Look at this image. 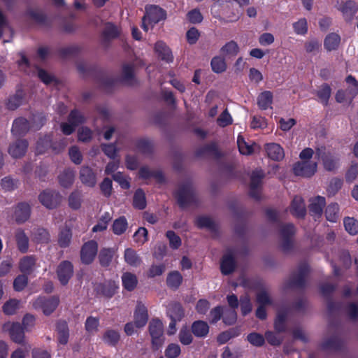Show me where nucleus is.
<instances>
[{
  "mask_svg": "<svg viewBox=\"0 0 358 358\" xmlns=\"http://www.w3.org/2000/svg\"><path fill=\"white\" fill-rule=\"evenodd\" d=\"M166 11L162 8L150 5L145 7V14L142 18V28L148 31L154 25L166 18Z\"/></svg>",
  "mask_w": 358,
  "mask_h": 358,
  "instance_id": "f257e3e1",
  "label": "nucleus"
},
{
  "mask_svg": "<svg viewBox=\"0 0 358 358\" xmlns=\"http://www.w3.org/2000/svg\"><path fill=\"white\" fill-rule=\"evenodd\" d=\"M59 303V298L52 296L48 298L40 296L33 302L35 309H40L44 315H49L52 313Z\"/></svg>",
  "mask_w": 358,
  "mask_h": 358,
  "instance_id": "f03ea898",
  "label": "nucleus"
},
{
  "mask_svg": "<svg viewBox=\"0 0 358 358\" xmlns=\"http://www.w3.org/2000/svg\"><path fill=\"white\" fill-rule=\"evenodd\" d=\"M149 333L153 348L158 349L164 342L162 322L159 320H152L149 324Z\"/></svg>",
  "mask_w": 358,
  "mask_h": 358,
  "instance_id": "7ed1b4c3",
  "label": "nucleus"
},
{
  "mask_svg": "<svg viewBox=\"0 0 358 358\" xmlns=\"http://www.w3.org/2000/svg\"><path fill=\"white\" fill-rule=\"evenodd\" d=\"M317 170V163L314 161H300L296 163L293 167L295 175L310 177L313 176Z\"/></svg>",
  "mask_w": 358,
  "mask_h": 358,
  "instance_id": "20e7f679",
  "label": "nucleus"
},
{
  "mask_svg": "<svg viewBox=\"0 0 358 358\" xmlns=\"http://www.w3.org/2000/svg\"><path fill=\"white\" fill-rule=\"evenodd\" d=\"M38 199L46 208H53L60 203L62 196L55 191L45 190L40 194Z\"/></svg>",
  "mask_w": 358,
  "mask_h": 358,
  "instance_id": "39448f33",
  "label": "nucleus"
},
{
  "mask_svg": "<svg viewBox=\"0 0 358 358\" xmlns=\"http://www.w3.org/2000/svg\"><path fill=\"white\" fill-rule=\"evenodd\" d=\"M73 274V267L72 264L68 261L61 262L57 269V275L59 281L63 285L68 283Z\"/></svg>",
  "mask_w": 358,
  "mask_h": 358,
  "instance_id": "423d86ee",
  "label": "nucleus"
},
{
  "mask_svg": "<svg viewBox=\"0 0 358 358\" xmlns=\"http://www.w3.org/2000/svg\"><path fill=\"white\" fill-rule=\"evenodd\" d=\"M148 317L147 307L142 302H138L134 310L133 321L136 323V327L143 328L148 321Z\"/></svg>",
  "mask_w": 358,
  "mask_h": 358,
  "instance_id": "0eeeda50",
  "label": "nucleus"
},
{
  "mask_svg": "<svg viewBox=\"0 0 358 358\" xmlns=\"http://www.w3.org/2000/svg\"><path fill=\"white\" fill-rule=\"evenodd\" d=\"M4 329L8 331L10 338L15 343H21L24 338V330L17 322H8L4 325Z\"/></svg>",
  "mask_w": 358,
  "mask_h": 358,
  "instance_id": "6e6552de",
  "label": "nucleus"
},
{
  "mask_svg": "<svg viewBox=\"0 0 358 358\" xmlns=\"http://www.w3.org/2000/svg\"><path fill=\"white\" fill-rule=\"evenodd\" d=\"M98 245L95 241L86 243L81 250L82 262L86 264H90L97 253Z\"/></svg>",
  "mask_w": 358,
  "mask_h": 358,
  "instance_id": "1a4fd4ad",
  "label": "nucleus"
},
{
  "mask_svg": "<svg viewBox=\"0 0 358 358\" xmlns=\"http://www.w3.org/2000/svg\"><path fill=\"white\" fill-rule=\"evenodd\" d=\"M83 116L78 111H72L69 115V123H63L61 125L62 132L69 135L75 129V127L83 121Z\"/></svg>",
  "mask_w": 358,
  "mask_h": 358,
  "instance_id": "9d476101",
  "label": "nucleus"
},
{
  "mask_svg": "<svg viewBox=\"0 0 358 358\" xmlns=\"http://www.w3.org/2000/svg\"><path fill=\"white\" fill-rule=\"evenodd\" d=\"M267 156L273 161H280L285 157L283 148L278 143H269L264 145Z\"/></svg>",
  "mask_w": 358,
  "mask_h": 358,
  "instance_id": "9b49d317",
  "label": "nucleus"
},
{
  "mask_svg": "<svg viewBox=\"0 0 358 358\" xmlns=\"http://www.w3.org/2000/svg\"><path fill=\"white\" fill-rule=\"evenodd\" d=\"M295 229L293 224H288L282 227L280 236L282 238L281 246L285 251L288 250L292 246L290 237L294 234Z\"/></svg>",
  "mask_w": 358,
  "mask_h": 358,
  "instance_id": "f8f14e48",
  "label": "nucleus"
},
{
  "mask_svg": "<svg viewBox=\"0 0 358 358\" xmlns=\"http://www.w3.org/2000/svg\"><path fill=\"white\" fill-rule=\"evenodd\" d=\"M27 147V141L17 140L9 146L8 153L13 158H19L25 154Z\"/></svg>",
  "mask_w": 358,
  "mask_h": 358,
  "instance_id": "ddd939ff",
  "label": "nucleus"
},
{
  "mask_svg": "<svg viewBox=\"0 0 358 358\" xmlns=\"http://www.w3.org/2000/svg\"><path fill=\"white\" fill-rule=\"evenodd\" d=\"M30 216V206L25 203L18 204L14 211L15 220L20 224L26 222Z\"/></svg>",
  "mask_w": 358,
  "mask_h": 358,
  "instance_id": "4468645a",
  "label": "nucleus"
},
{
  "mask_svg": "<svg viewBox=\"0 0 358 358\" xmlns=\"http://www.w3.org/2000/svg\"><path fill=\"white\" fill-rule=\"evenodd\" d=\"M236 262L233 254L230 252L223 255L220 263L221 272L224 275H228L234 271Z\"/></svg>",
  "mask_w": 358,
  "mask_h": 358,
  "instance_id": "2eb2a0df",
  "label": "nucleus"
},
{
  "mask_svg": "<svg viewBox=\"0 0 358 358\" xmlns=\"http://www.w3.org/2000/svg\"><path fill=\"white\" fill-rule=\"evenodd\" d=\"M82 182L87 186L93 187L96 182V176L92 169L88 166H83L80 171Z\"/></svg>",
  "mask_w": 358,
  "mask_h": 358,
  "instance_id": "dca6fc26",
  "label": "nucleus"
},
{
  "mask_svg": "<svg viewBox=\"0 0 358 358\" xmlns=\"http://www.w3.org/2000/svg\"><path fill=\"white\" fill-rule=\"evenodd\" d=\"M318 156L322 159L324 168L327 171H333L338 167V158L331 155L329 153H322L320 150L318 151Z\"/></svg>",
  "mask_w": 358,
  "mask_h": 358,
  "instance_id": "f3484780",
  "label": "nucleus"
},
{
  "mask_svg": "<svg viewBox=\"0 0 358 358\" xmlns=\"http://www.w3.org/2000/svg\"><path fill=\"white\" fill-rule=\"evenodd\" d=\"M192 334L199 338L206 337L209 331V327L207 322L202 320H197L192 323L191 327Z\"/></svg>",
  "mask_w": 358,
  "mask_h": 358,
  "instance_id": "a211bd4d",
  "label": "nucleus"
},
{
  "mask_svg": "<svg viewBox=\"0 0 358 358\" xmlns=\"http://www.w3.org/2000/svg\"><path fill=\"white\" fill-rule=\"evenodd\" d=\"M341 43V37L336 33H331L328 34L324 41V48L329 51L336 50Z\"/></svg>",
  "mask_w": 358,
  "mask_h": 358,
  "instance_id": "6ab92c4d",
  "label": "nucleus"
},
{
  "mask_svg": "<svg viewBox=\"0 0 358 358\" xmlns=\"http://www.w3.org/2000/svg\"><path fill=\"white\" fill-rule=\"evenodd\" d=\"M155 52L158 56L167 62H170L173 59V56L170 49L162 41H159L155 44Z\"/></svg>",
  "mask_w": 358,
  "mask_h": 358,
  "instance_id": "aec40b11",
  "label": "nucleus"
},
{
  "mask_svg": "<svg viewBox=\"0 0 358 358\" xmlns=\"http://www.w3.org/2000/svg\"><path fill=\"white\" fill-rule=\"evenodd\" d=\"M22 307L20 300L11 299L6 301L2 306L3 312L7 315H14Z\"/></svg>",
  "mask_w": 358,
  "mask_h": 358,
  "instance_id": "412c9836",
  "label": "nucleus"
},
{
  "mask_svg": "<svg viewBox=\"0 0 358 358\" xmlns=\"http://www.w3.org/2000/svg\"><path fill=\"white\" fill-rule=\"evenodd\" d=\"M291 212L297 217H303L306 213L303 201L300 196H296L291 204Z\"/></svg>",
  "mask_w": 358,
  "mask_h": 358,
  "instance_id": "4be33fe9",
  "label": "nucleus"
},
{
  "mask_svg": "<svg viewBox=\"0 0 358 358\" xmlns=\"http://www.w3.org/2000/svg\"><path fill=\"white\" fill-rule=\"evenodd\" d=\"M124 258L125 262L131 266H138L141 264V259L137 252L131 249L127 248L124 250Z\"/></svg>",
  "mask_w": 358,
  "mask_h": 358,
  "instance_id": "5701e85b",
  "label": "nucleus"
},
{
  "mask_svg": "<svg viewBox=\"0 0 358 358\" xmlns=\"http://www.w3.org/2000/svg\"><path fill=\"white\" fill-rule=\"evenodd\" d=\"M325 206V199L322 196H317L310 200V210L315 216L321 215Z\"/></svg>",
  "mask_w": 358,
  "mask_h": 358,
  "instance_id": "b1692460",
  "label": "nucleus"
},
{
  "mask_svg": "<svg viewBox=\"0 0 358 358\" xmlns=\"http://www.w3.org/2000/svg\"><path fill=\"white\" fill-rule=\"evenodd\" d=\"M263 177L264 173L262 170H256L252 174L250 182V194L254 197L257 198V194L255 193V190L260 186Z\"/></svg>",
  "mask_w": 358,
  "mask_h": 358,
  "instance_id": "393cba45",
  "label": "nucleus"
},
{
  "mask_svg": "<svg viewBox=\"0 0 358 358\" xmlns=\"http://www.w3.org/2000/svg\"><path fill=\"white\" fill-rule=\"evenodd\" d=\"M273 102V94L270 91H264L259 94L257 98V104L262 110L268 108Z\"/></svg>",
  "mask_w": 358,
  "mask_h": 358,
  "instance_id": "a878e982",
  "label": "nucleus"
},
{
  "mask_svg": "<svg viewBox=\"0 0 358 358\" xmlns=\"http://www.w3.org/2000/svg\"><path fill=\"white\" fill-rule=\"evenodd\" d=\"M117 288V285L115 282H108L104 284L99 285L96 287V289L99 294L106 297H111L116 292Z\"/></svg>",
  "mask_w": 358,
  "mask_h": 358,
  "instance_id": "bb28decb",
  "label": "nucleus"
},
{
  "mask_svg": "<svg viewBox=\"0 0 358 358\" xmlns=\"http://www.w3.org/2000/svg\"><path fill=\"white\" fill-rule=\"evenodd\" d=\"M237 144L239 151L243 155L252 154L256 148V144L252 142H246L242 136H238L237 139Z\"/></svg>",
  "mask_w": 358,
  "mask_h": 358,
  "instance_id": "cd10ccee",
  "label": "nucleus"
},
{
  "mask_svg": "<svg viewBox=\"0 0 358 358\" xmlns=\"http://www.w3.org/2000/svg\"><path fill=\"white\" fill-rule=\"evenodd\" d=\"M123 286L128 291L134 289L137 285L138 280L135 274L131 273H124L122 276Z\"/></svg>",
  "mask_w": 358,
  "mask_h": 358,
  "instance_id": "c85d7f7f",
  "label": "nucleus"
},
{
  "mask_svg": "<svg viewBox=\"0 0 358 358\" xmlns=\"http://www.w3.org/2000/svg\"><path fill=\"white\" fill-rule=\"evenodd\" d=\"M36 259L32 256L22 258L20 262V269L22 273H30L35 268Z\"/></svg>",
  "mask_w": 358,
  "mask_h": 358,
  "instance_id": "c756f323",
  "label": "nucleus"
},
{
  "mask_svg": "<svg viewBox=\"0 0 358 358\" xmlns=\"http://www.w3.org/2000/svg\"><path fill=\"white\" fill-rule=\"evenodd\" d=\"M29 130L28 122L24 118H18L15 120L13 124L12 132L15 135H21Z\"/></svg>",
  "mask_w": 358,
  "mask_h": 358,
  "instance_id": "7c9ffc66",
  "label": "nucleus"
},
{
  "mask_svg": "<svg viewBox=\"0 0 358 358\" xmlns=\"http://www.w3.org/2000/svg\"><path fill=\"white\" fill-rule=\"evenodd\" d=\"M58 341L62 345H66L69 340V329L65 322H59L57 326Z\"/></svg>",
  "mask_w": 358,
  "mask_h": 358,
  "instance_id": "2f4dec72",
  "label": "nucleus"
},
{
  "mask_svg": "<svg viewBox=\"0 0 358 358\" xmlns=\"http://www.w3.org/2000/svg\"><path fill=\"white\" fill-rule=\"evenodd\" d=\"M15 238L18 249L22 252H26L29 248V238L25 233L21 229L17 230L15 234Z\"/></svg>",
  "mask_w": 358,
  "mask_h": 358,
  "instance_id": "473e14b6",
  "label": "nucleus"
},
{
  "mask_svg": "<svg viewBox=\"0 0 358 358\" xmlns=\"http://www.w3.org/2000/svg\"><path fill=\"white\" fill-rule=\"evenodd\" d=\"M128 227V222L124 217H120L114 220L112 230L116 235L124 234Z\"/></svg>",
  "mask_w": 358,
  "mask_h": 358,
  "instance_id": "72a5a7b5",
  "label": "nucleus"
},
{
  "mask_svg": "<svg viewBox=\"0 0 358 358\" xmlns=\"http://www.w3.org/2000/svg\"><path fill=\"white\" fill-rule=\"evenodd\" d=\"M239 48L238 44L231 41L223 45L220 49V53L223 56H235L238 54Z\"/></svg>",
  "mask_w": 358,
  "mask_h": 358,
  "instance_id": "f704fd0d",
  "label": "nucleus"
},
{
  "mask_svg": "<svg viewBox=\"0 0 358 358\" xmlns=\"http://www.w3.org/2000/svg\"><path fill=\"white\" fill-rule=\"evenodd\" d=\"M182 281V277L178 271H172L169 273L166 278L167 285L172 288H178Z\"/></svg>",
  "mask_w": 358,
  "mask_h": 358,
  "instance_id": "c9c22d12",
  "label": "nucleus"
},
{
  "mask_svg": "<svg viewBox=\"0 0 358 358\" xmlns=\"http://www.w3.org/2000/svg\"><path fill=\"white\" fill-rule=\"evenodd\" d=\"M139 176L142 178H148L153 176L159 182L164 180V177L162 171H151L148 167H142L139 171Z\"/></svg>",
  "mask_w": 358,
  "mask_h": 358,
  "instance_id": "e433bc0d",
  "label": "nucleus"
},
{
  "mask_svg": "<svg viewBox=\"0 0 358 358\" xmlns=\"http://www.w3.org/2000/svg\"><path fill=\"white\" fill-rule=\"evenodd\" d=\"M345 81L348 84L347 91L348 93V99H354L358 94V82L352 76H348Z\"/></svg>",
  "mask_w": 358,
  "mask_h": 358,
  "instance_id": "4c0bfd02",
  "label": "nucleus"
},
{
  "mask_svg": "<svg viewBox=\"0 0 358 358\" xmlns=\"http://www.w3.org/2000/svg\"><path fill=\"white\" fill-rule=\"evenodd\" d=\"M168 315L171 320L180 322L184 317V310L179 304H173L169 308Z\"/></svg>",
  "mask_w": 358,
  "mask_h": 358,
  "instance_id": "58836bf2",
  "label": "nucleus"
},
{
  "mask_svg": "<svg viewBox=\"0 0 358 358\" xmlns=\"http://www.w3.org/2000/svg\"><path fill=\"white\" fill-rule=\"evenodd\" d=\"M115 253V250L110 248H103L102 249L99 255V259L100 264L103 266H107L110 264L113 255Z\"/></svg>",
  "mask_w": 358,
  "mask_h": 358,
  "instance_id": "ea45409f",
  "label": "nucleus"
},
{
  "mask_svg": "<svg viewBox=\"0 0 358 358\" xmlns=\"http://www.w3.org/2000/svg\"><path fill=\"white\" fill-rule=\"evenodd\" d=\"M74 173L71 170H66L59 176V184L64 187H69L73 184Z\"/></svg>",
  "mask_w": 358,
  "mask_h": 358,
  "instance_id": "a19ab883",
  "label": "nucleus"
},
{
  "mask_svg": "<svg viewBox=\"0 0 358 358\" xmlns=\"http://www.w3.org/2000/svg\"><path fill=\"white\" fill-rule=\"evenodd\" d=\"M193 196V191L189 187L180 188L177 193L178 201L183 206Z\"/></svg>",
  "mask_w": 358,
  "mask_h": 358,
  "instance_id": "79ce46f5",
  "label": "nucleus"
},
{
  "mask_svg": "<svg viewBox=\"0 0 358 358\" xmlns=\"http://www.w3.org/2000/svg\"><path fill=\"white\" fill-rule=\"evenodd\" d=\"M166 270V266L164 264H153L146 271V276L149 278H154L157 276L162 275Z\"/></svg>",
  "mask_w": 358,
  "mask_h": 358,
  "instance_id": "37998d69",
  "label": "nucleus"
},
{
  "mask_svg": "<svg viewBox=\"0 0 358 358\" xmlns=\"http://www.w3.org/2000/svg\"><path fill=\"white\" fill-rule=\"evenodd\" d=\"M23 96L24 94L22 91L17 92V93L14 96L8 99L6 103L7 108L9 110L16 109L22 104Z\"/></svg>",
  "mask_w": 358,
  "mask_h": 358,
  "instance_id": "c03bdc74",
  "label": "nucleus"
},
{
  "mask_svg": "<svg viewBox=\"0 0 358 358\" xmlns=\"http://www.w3.org/2000/svg\"><path fill=\"white\" fill-rule=\"evenodd\" d=\"M119 340L120 334L118 331L113 329L107 330L103 336V341L108 345H115Z\"/></svg>",
  "mask_w": 358,
  "mask_h": 358,
  "instance_id": "a18cd8bd",
  "label": "nucleus"
},
{
  "mask_svg": "<svg viewBox=\"0 0 358 358\" xmlns=\"http://www.w3.org/2000/svg\"><path fill=\"white\" fill-rule=\"evenodd\" d=\"M212 69L215 73H222L227 69L226 62L224 58L217 56L212 59L211 61Z\"/></svg>",
  "mask_w": 358,
  "mask_h": 358,
  "instance_id": "49530a36",
  "label": "nucleus"
},
{
  "mask_svg": "<svg viewBox=\"0 0 358 358\" xmlns=\"http://www.w3.org/2000/svg\"><path fill=\"white\" fill-rule=\"evenodd\" d=\"M345 230L351 235L358 233V221L353 217H345L343 221Z\"/></svg>",
  "mask_w": 358,
  "mask_h": 358,
  "instance_id": "de8ad7c7",
  "label": "nucleus"
},
{
  "mask_svg": "<svg viewBox=\"0 0 358 358\" xmlns=\"http://www.w3.org/2000/svg\"><path fill=\"white\" fill-rule=\"evenodd\" d=\"M339 206L337 203L329 204L325 211L327 219L332 222L336 221L338 217Z\"/></svg>",
  "mask_w": 358,
  "mask_h": 358,
  "instance_id": "09e8293b",
  "label": "nucleus"
},
{
  "mask_svg": "<svg viewBox=\"0 0 358 358\" xmlns=\"http://www.w3.org/2000/svg\"><path fill=\"white\" fill-rule=\"evenodd\" d=\"M111 216L109 213H105L98 221V223L94 226L92 231L94 232L102 231L106 229L108 222L111 220Z\"/></svg>",
  "mask_w": 358,
  "mask_h": 358,
  "instance_id": "8fccbe9b",
  "label": "nucleus"
},
{
  "mask_svg": "<svg viewBox=\"0 0 358 358\" xmlns=\"http://www.w3.org/2000/svg\"><path fill=\"white\" fill-rule=\"evenodd\" d=\"M180 342L185 345H189L192 343L193 336L187 327H183L178 334Z\"/></svg>",
  "mask_w": 358,
  "mask_h": 358,
  "instance_id": "3c124183",
  "label": "nucleus"
},
{
  "mask_svg": "<svg viewBox=\"0 0 358 358\" xmlns=\"http://www.w3.org/2000/svg\"><path fill=\"white\" fill-rule=\"evenodd\" d=\"M134 206L138 209H143L146 206L145 196L141 189H138L134 196Z\"/></svg>",
  "mask_w": 358,
  "mask_h": 358,
  "instance_id": "603ef678",
  "label": "nucleus"
},
{
  "mask_svg": "<svg viewBox=\"0 0 358 358\" xmlns=\"http://www.w3.org/2000/svg\"><path fill=\"white\" fill-rule=\"evenodd\" d=\"M99 320L94 317H89L85 322V329L89 334H94L98 331Z\"/></svg>",
  "mask_w": 358,
  "mask_h": 358,
  "instance_id": "864d4df0",
  "label": "nucleus"
},
{
  "mask_svg": "<svg viewBox=\"0 0 358 358\" xmlns=\"http://www.w3.org/2000/svg\"><path fill=\"white\" fill-rule=\"evenodd\" d=\"M51 147V139L50 136H45L43 138H40L36 144V152L42 154Z\"/></svg>",
  "mask_w": 358,
  "mask_h": 358,
  "instance_id": "5fc2aeb1",
  "label": "nucleus"
},
{
  "mask_svg": "<svg viewBox=\"0 0 358 358\" xmlns=\"http://www.w3.org/2000/svg\"><path fill=\"white\" fill-rule=\"evenodd\" d=\"M257 302L259 306H266L271 304L272 300L268 292L262 289L257 294Z\"/></svg>",
  "mask_w": 358,
  "mask_h": 358,
  "instance_id": "6e6d98bb",
  "label": "nucleus"
},
{
  "mask_svg": "<svg viewBox=\"0 0 358 358\" xmlns=\"http://www.w3.org/2000/svg\"><path fill=\"white\" fill-rule=\"evenodd\" d=\"M71 233L69 229H62L59 234L58 242L61 247H66L70 243Z\"/></svg>",
  "mask_w": 358,
  "mask_h": 358,
  "instance_id": "4d7b16f0",
  "label": "nucleus"
},
{
  "mask_svg": "<svg viewBox=\"0 0 358 358\" xmlns=\"http://www.w3.org/2000/svg\"><path fill=\"white\" fill-rule=\"evenodd\" d=\"M134 241L138 245H143L148 241V231L144 227H140L134 234Z\"/></svg>",
  "mask_w": 358,
  "mask_h": 358,
  "instance_id": "13d9d810",
  "label": "nucleus"
},
{
  "mask_svg": "<svg viewBox=\"0 0 358 358\" xmlns=\"http://www.w3.org/2000/svg\"><path fill=\"white\" fill-rule=\"evenodd\" d=\"M103 34L107 38H114L120 34V29L115 25L108 23L105 26Z\"/></svg>",
  "mask_w": 358,
  "mask_h": 358,
  "instance_id": "bf43d9fd",
  "label": "nucleus"
},
{
  "mask_svg": "<svg viewBox=\"0 0 358 358\" xmlns=\"http://www.w3.org/2000/svg\"><path fill=\"white\" fill-rule=\"evenodd\" d=\"M166 237L169 239V245L172 249H178L181 245V239L174 231H168L166 232Z\"/></svg>",
  "mask_w": 358,
  "mask_h": 358,
  "instance_id": "052dcab7",
  "label": "nucleus"
},
{
  "mask_svg": "<svg viewBox=\"0 0 358 358\" xmlns=\"http://www.w3.org/2000/svg\"><path fill=\"white\" fill-rule=\"evenodd\" d=\"M13 266V261L10 258L0 259V277L6 275L9 273Z\"/></svg>",
  "mask_w": 358,
  "mask_h": 358,
  "instance_id": "680f3d73",
  "label": "nucleus"
},
{
  "mask_svg": "<svg viewBox=\"0 0 358 358\" xmlns=\"http://www.w3.org/2000/svg\"><path fill=\"white\" fill-rule=\"evenodd\" d=\"M34 240L38 243H48L50 240L49 233L44 229H38L34 234Z\"/></svg>",
  "mask_w": 358,
  "mask_h": 358,
  "instance_id": "e2e57ef3",
  "label": "nucleus"
},
{
  "mask_svg": "<svg viewBox=\"0 0 358 358\" xmlns=\"http://www.w3.org/2000/svg\"><path fill=\"white\" fill-rule=\"evenodd\" d=\"M101 149L105 155L110 159H115L117 156L118 150L115 144H103Z\"/></svg>",
  "mask_w": 358,
  "mask_h": 358,
  "instance_id": "0e129e2a",
  "label": "nucleus"
},
{
  "mask_svg": "<svg viewBox=\"0 0 358 358\" xmlns=\"http://www.w3.org/2000/svg\"><path fill=\"white\" fill-rule=\"evenodd\" d=\"M331 95V88L327 85H322L320 89L317 91V96H319L320 101L324 104L327 103V101Z\"/></svg>",
  "mask_w": 358,
  "mask_h": 358,
  "instance_id": "69168bd1",
  "label": "nucleus"
},
{
  "mask_svg": "<svg viewBox=\"0 0 358 358\" xmlns=\"http://www.w3.org/2000/svg\"><path fill=\"white\" fill-rule=\"evenodd\" d=\"M247 339L249 343H250L252 345L256 347L262 346L265 341L264 336L257 333L250 334L248 336Z\"/></svg>",
  "mask_w": 358,
  "mask_h": 358,
  "instance_id": "338daca9",
  "label": "nucleus"
},
{
  "mask_svg": "<svg viewBox=\"0 0 358 358\" xmlns=\"http://www.w3.org/2000/svg\"><path fill=\"white\" fill-rule=\"evenodd\" d=\"M180 348L178 344L171 343L167 346L165 355L168 358H176L180 354Z\"/></svg>",
  "mask_w": 358,
  "mask_h": 358,
  "instance_id": "774afa93",
  "label": "nucleus"
}]
</instances>
